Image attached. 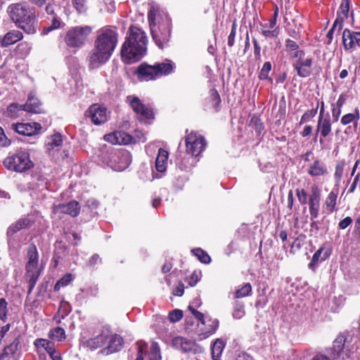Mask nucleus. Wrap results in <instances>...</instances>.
<instances>
[{
	"label": "nucleus",
	"instance_id": "23",
	"mask_svg": "<svg viewBox=\"0 0 360 360\" xmlns=\"http://www.w3.org/2000/svg\"><path fill=\"white\" fill-rule=\"evenodd\" d=\"M32 224L33 221L28 217H22L10 225L7 230V236L8 237L12 236L23 229L30 228Z\"/></svg>",
	"mask_w": 360,
	"mask_h": 360
},
{
	"label": "nucleus",
	"instance_id": "28",
	"mask_svg": "<svg viewBox=\"0 0 360 360\" xmlns=\"http://www.w3.org/2000/svg\"><path fill=\"white\" fill-rule=\"evenodd\" d=\"M312 58H307L304 63L293 66L294 69L297 71L298 76L300 77H307L311 73Z\"/></svg>",
	"mask_w": 360,
	"mask_h": 360
},
{
	"label": "nucleus",
	"instance_id": "26",
	"mask_svg": "<svg viewBox=\"0 0 360 360\" xmlns=\"http://www.w3.org/2000/svg\"><path fill=\"white\" fill-rule=\"evenodd\" d=\"M168 155V152L165 149L160 148L158 150V154L155 160V169L158 172H164L166 171Z\"/></svg>",
	"mask_w": 360,
	"mask_h": 360
},
{
	"label": "nucleus",
	"instance_id": "35",
	"mask_svg": "<svg viewBox=\"0 0 360 360\" xmlns=\"http://www.w3.org/2000/svg\"><path fill=\"white\" fill-rule=\"evenodd\" d=\"M290 57L295 59V60L293 62L292 66H296L300 64L304 63V62L307 60V58H305V53L303 51L297 50L295 49L291 51Z\"/></svg>",
	"mask_w": 360,
	"mask_h": 360
},
{
	"label": "nucleus",
	"instance_id": "12",
	"mask_svg": "<svg viewBox=\"0 0 360 360\" xmlns=\"http://www.w3.org/2000/svg\"><path fill=\"white\" fill-rule=\"evenodd\" d=\"M146 53V46H122L121 57L124 63L140 60Z\"/></svg>",
	"mask_w": 360,
	"mask_h": 360
},
{
	"label": "nucleus",
	"instance_id": "43",
	"mask_svg": "<svg viewBox=\"0 0 360 360\" xmlns=\"http://www.w3.org/2000/svg\"><path fill=\"white\" fill-rule=\"evenodd\" d=\"M309 213L311 219H314L319 216V211L320 207V201L309 200Z\"/></svg>",
	"mask_w": 360,
	"mask_h": 360
},
{
	"label": "nucleus",
	"instance_id": "1",
	"mask_svg": "<svg viewBox=\"0 0 360 360\" xmlns=\"http://www.w3.org/2000/svg\"><path fill=\"white\" fill-rule=\"evenodd\" d=\"M8 12L17 27L27 34H34L37 28V20L33 8L24 3L11 4Z\"/></svg>",
	"mask_w": 360,
	"mask_h": 360
},
{
	"label": "nucleus",
	"instance_id": "57",
	"mask_svg": "<svg viewBox=\"0 0 360 360\" xmlns=\"http://www.w3.org/2000/svg\"><path fill=\"white\" fill-rule=\"evenodd\" d=\"M271 69V65L269 62H265L259 73V78L261 79H266L268 78L269 72Z\"/></svg>",
	"mask_w": 360,
	"mask_h": 360
},
{
	"label": "nucleus",
	"instance_id": "49",
	"mask_svg": "<svg viewBox=\"0 0 360 360\" xmlns=\"http://www.w3.org/2000/svg\"><path fill=\"white\" fill-rule=\"evenodd\" d=\"M8 302L5 298L0 299V320L6 322L7 320Z\"/></svg>",
	"mask_w": 360,
	"mask_h": 360
},
{
	"label": "nucleus",
	"instance_id": "39",
	"mask_svg": "<svg viewBox=\"0 0 360 360\" xmlns=\"http://www.w3.org/2000/svg\"><path fill=\"white\" fill-rule=\"evenodd\" d=\"M252 292V285H250V283H247L243 285V286L242 288H240V289H238L235 294H234V298H241V297H246V296H248L251 294Z\"/></svg>",
	"mask_w": 360,
	"mask_h": 360
},
{
	"label": "nucleus",
	"instance_id": "11",
	"mask_svg": "<svg viewBox=\"0 0 360 360\" xmlns=\"http://www.w3.org/2000/svg\"><path fill=\"white\" fill-rule=\"evenodd\" d=\"M118 34L115 27L106 25L96 32L95 45H117Z\"/></svg>",
	"mask_w": 360,
	"mask_h": 360
},
{
	"label": "nucleus",
	"instance_id": "38",
	"mask_svg": "<svg viewBox=\"0 0 360 360\" xmlns=\"http://www.w3.org/2000/svg\"><path fill=\"white\" fill-rule=\"evenodd\" d=\"M260 32L266 38L273 39L278 36L279 29L275 28L271 30L268 27L267 24H262L260 27Z\"/></svg>",
	"mask_w": 360,
	"mask_h": 360
},
{
	"label": "nucleus",
	"instance_id": "25",
	"mask_svg": "<svg viewBox=\"0 0 360 360\" xmlns=\"http://www.w3.org/2000/svg\"><path fill=\"white\" fill-rule=\"evenodd\" d=\"M343 45H360V32L345 29L342 35Z\"/></svg>",
	"mask_w": 360,
	"mask_h": 360
},
{
	"label": "nucleus",
	"instance_id": "2",
	"mask_svg": "<svg viewBox=\"0 0 360 360\" xmlns=\"http://www.w3.org/2000/svg\"><path fill=\"white\" fill-rule=\"evenodd\" d=\"M174 64L170 60L165 63H158L154 65L141 63L136 71L141 81L154 80L158 77L170 74L174 69Z\"/></svg>",
	"mask_w": 360,
	"mask_h": 360
},
{
	"label": "nucleus",
	"instance_id": "59",
	"mask_svg": "<svg viewBox=\"0 0 360 360\" xmlns=\"http://www.w3.org/2000/svg\"><path fill=\"white\" fill-rule=\"evenodd\" d=\"M296 194H297L298 200L301 204L305 205L307 202L308 195L304 189L297 188Z\"/></svg>",
	"mask_w": 360,
	"mask_h": 360
},
{
	"label": "nucleus",
	"instance_id": "21",
	"mask_svg": "<svg viewBox=\"0 0 360 360\" xmlns=\"http://www.w3.org/2000/svg\"><path fill=\"white\" fill-rule=\"evenodd\" d=\"M27 257L29 260L25 266L27 274L37 272L36 269L39 261V254L37 247L34 243L30 244L27 249Z\"/></svg>",
	"mask_w": 360,
	"mask_h": 360
},
{
	"label": "nucleus",
	"instance_id": "32",
	"mask_svg": "<svg viewBox=\"0 0 360 360\" xmlns=\"http://www.w3.org/2000/svg\"><path fill=\"white\" fill-rule=\"evenodd\" d=\"M63 143L62 136L60 134L57 133L51 136L48 138L46 143V150L50 152L55 148H58L61 146Z\"/></svg>",
	"mask_w": 360,
	"mask_h": 360
},
{
	"label": "nucleus",
	"instance_id": "22",
	"mask_svg": "<svg viewBox=\"0 0 360 360\" xmlns=\"http://www.w3.org/2000/svg\"><path fill=\"white\" fill-rule=\"evenodd\" d=\"M56 209L57 212L69 214L72 217L78 216L80 211L79 202L75 200H72L66 204H59Z\"/></svg>",
	"mask_w": 360,
	"mask_h": 360
},
{
	"label": "nucleus",
	"instance_id": "46",
	"mask_svg": "<svg viewBox=\"0 0 360 360\" xmlns=\"http://www.w3.org/2000/svg\"><path fill=\"white\" fill-rule=\"evenodd\" d=\"M359 119V110H356L354 113H348L342 116L341 118V123L343 125L348 124L353 121H357Z\"/></svg>",
	"mask_w": 360,
	"mask_h": 360
},
{
	"label": "nucleus",
	"instance_id": "18",
	"mask_svg": "<svg viewBox=\"0 0 360 360\" xmlns=\"http://www.w3.org/2000/svg\"><path fill=\"white\" fill-rule=\"evenodd\" d=\"M332 131V124L330 122L329 114L327 113L323 118L319 117L316 129V136L320 133L321 138L319 142L321 144L323 143V138L328 136Z\"/></svg>",
	"mask_w": 360,
	"mask_h": 360
},
{
	"label": "nucleus",
	"instance_id": "14",
	"mask_svg": "<svg viewBox=\"0 0 360 360\" xmlns=\"http://www.w3.org/2000/svg\"><path fill=\"white\" fill-rule=\"evenodd\" d=\"M11 128L19 134L32 136L40 131L41 126L38 122L32 123H13Z\"/></svg>",
	"mask_w": 360,
	"mask_h": 360
},
{
	"label": "nucleus",
	"instance_id": "44",
	"mask_svg": "<svg viewBox=\"0 0 360 360\" xmlns=\"http://www.w3.org/2000/svg\"><path fill=\"white\" fill-rule=\"evenodd\" d=\"M245 314L244 304L238 301H236L233 307V316L235 319H241Z\"/></svg>",
	"mask_w": 360,
	"mask_h": 360
},
{
	"label": "nucleus",
	"instance_id": "42",
	"mask_svg": "<svg viewBox=\"0 0 360 360\" xmlns=\"http://www.w3.org/2000/svg\"><path fill=\"white\" fill-rule=\"evenodd\" d=\"M319 106V103L318 102L316 108L307 110L301 117L300 125L309 122L311 119L314 117L317 113Z\"/></svg>",
	"mask_w": 360,
	"mask_h": 360
},
{
	"label": "nucleus",
	"instance_id": "64",
	"mask_svg": "<svg viewBox=\"0 0 360 360\" xmlns=\"http://www.w3.org/2000/svg\"><path fill=\"white\" fill-rule=\"evenodd\" d=\"M235 360H254L253 358L246 352L239 353Z\"/></svg>",
	"mask_w": 360,
	"mask_h": 360
},
{
	"label": "nucleus",
	"instance_id": "52",
	"mask_svg": "<svg viewBox=\"0 0 360 360\" xmlns=\"http://www.w3.org/2000/svg\"><path fill=\"white\" fill-rule=\"evenodd\" d=\"M152 35H153V39L155 40V42L156 44V45H158V46H160V45H163L164 44H166L169 41V32L170 30H167V34H162V36L161 37H157L154 33H153V31L152 30Z\"/></svg>",
	"mask_w": 360,
	"mask_h": 360
},
{
	"label": "nucleus",
	"instance_id": "15",
	"mask_svg": "<svg viewBox=\"0 0 360 360\" xmlns=\"http://www.w3.org/2000/svg\"><path fill=\"white\" fill-rule=\"evenodd\" d=\"M86 116L90 117L95 124H103L107 121L106 108L98 104H93L86 112Z\"/></svg>",
	"mask_w": 360,
	"mask_h": 360
},
{
	"label": "nucleus",
	"instance_id": "48",
	"mask_svg": "<svg viewBox=\"0 0 360 360\" xmlns=\"http://www.w3.org/2000/svg\"><path fill=\"white\" fill-rule=\"evenodd\" d=\"M22 110H24L23 105L17 103H13L7 108V112L11 117L17 116V112Z\"/></svg>",
	"mask_w": 360,
	"mask_h": 360
},
{
	"label": "nucleus",
	"instance_id": "17",
	"mask_svg": "<svg viewBox=\"0 0 360 360\" xmlns=\"http://www.w3.org/2000/svg\"><path fill=\"white\" fill-rule=\"evenodd\" d=\"M108 340V346L101 350L103 354L108 355L119 352L123 347V339L117 334H111L110 333Z\"/></svg>",
	"mask_w": 360,
	"mask_h": 360
},
{
	"label": "nucleus",
	"instance_id": "36",
	"mask_svg": "<svg viewBox=\"0 0 360 360\" xmlns=\"http://www.w3.org/2000/svg\"><path fill=\"white\" fill-rule=\"evenodd\" d=\"M20 343V336H18L13 340V341L10 345L4 347L6 350L12 356V359L14 360L18 359V356H17V352Z\"/></svg>",
	"mask_w": 360,
	"mask_h": 360
},
{
	"label": "nucleus",
	"instance_id": "61",
	"mask_svg": "<svg viewBox=\"0 0 360 360\" xmlns=\"http://www.w3.org/2000/svg\"><path fill=\"white\" fill-rule=\"evenodd\" d=\"M11 141L7 139L4 129L0 127V146L5 147L9 146Z\"/></svg>",
	"mask_w": 360,
	"mask_h": 360
},
{
	"label": "nucleus",
	"instance_id": "51",
	"mask_svg": "<svg viewBox=\"0 0 360 360\" xmlns=\"http://www.w3.org/2000/svg\"><path fill=\"white\" fill-rule=\"evenodd\" d=\"M30 276V279L28 281V290H27V294L30 295L31 294L33 288H34L35 286V284L38 280V278H39V272H31L30 274H27Z\"/></svg>",
	"mask_w": 360,
	"mask_h": 360
},
{
	"label": "nucleus",
	"instance_id": "63",
	"mask_svg": "<svg viewBox=\"0 0 360 360\" xmlns=\"http://www.w3.org/2000/svg\"><path fill=\"white\" fill-rule=\"evenodd\" d=\"M352 223V219L347 217L339 222L338 226L340 229H345Z\"/></svg>",
	"mask_w": 360,
	"mask_h": 360
},
{
	"label": "nucleus",
	"instance_id": "41",
	"mask_svg": "<svg viewBox=\"0 0 360 360\" xmlns=\"http://www.w3.org/2000/svg\"><path fill=\"white\" fill-rule=\"evenodd\" d=\"M193 253L198 258V259L204 263L209 264L211 262V258L209 255L200 248H195L192 250Z\"/></svg>",
	"mask_w": 360,
	"mask_h": 360
},
{
	"label": "nucleus",
	"instance_id": "54",
	"mask_svg": "<svg viewBox=\"0 0 360 360\" xmlns=\"http://www.w3.org/2000/svg\"><path fill=\"white\" fill-rule=\"evenodd\" d=\"M183 317V311L180 309H174L169 314V319L172 323H176Z\"/></svg>",
	"mask_w": 360,
	"mask_h": 360
},
{
	"label": "nucleus",
	"instance_id": "30",
	"mask_svg": "<svg viewBox=\"0 0 360 360\" xmlns=\"http://www.w3.org/2000/svg\"><path fill=\"white\" fill-rule=\"evenodd\" d=\"M324 249L323 248H319L313 255L311 262H309L308 266L310 269L314 270L316 269V264L319 261H324L326 258H328L330 255L327 251H326L323 255L322 253Z\"/></svg>",
	"mask_w": 360,
	"mask_h": 360
},
{
	"label": "nucleus",
	"instance_id": "16",
	"mask_svg": "<svg viewBox=\"0 0 360 360\" xmlns=\"http://www.w3.org/2000/svg\"><path fill=\"white\" fill-rule=\"evenodd\" d=\"M110 333V329L109 326L103 327L98 335L86 341L85 345L91 350L101 347L108 341Z\"/></svg>",
	"mask_w": 360,
	"mask_h": 360
},
{
	"label": "nucleus",
	"instance_id": "58",
	"mask_svg": "<svg viewBox=\"0 0 360 360\" xmlns=\"http://www.w3.org/2000/svg\"><path fill=\"white\" fill-rule=\"evenodd\" d=\"M138 345V354L136 360H143V354H146L147 352V344L140 342Z\"/></svg>",
	"mask_w": 360,
	"mask_h": 360
},
{
	"label": "nucleus",
	"instance_id": "31",
	"mask_svg": "<svg viewBox=\"0 0 360 360\" xmlns=\"http://www.w3.org/2000/svg\"><path fill=\"white\" fill-rule=\"evenodd\" d=\"M34 345L37 349L38 352H39V349L43 348L49 354L55 349V345L53 342L43 338L36 339L34 342Z\"/></svg>",
	"mask_w": 360,
	"mask_h": 360
},
{
	"label": "nucleus",
	"instance_id": "33",
	"mask_svg": "<svg viewBox=\"0 0 360 360\" xmlns=\"http://www.w3.org/2000/svg\"><path fill=\"white\" fill-rule=\"evenodd\" d=\"M338 194V191H335L333 190L330 192L325 200L324 204L327 210L330 213L336 210L335 206L337 204Z\"/></svg>",
	"mask_w": 360,
	"mask_h": 360
},
{
	"label": "nucleus",
	"instance_id": "55",
	"mask_svg": "<svg viewBox=\"0 0 360 360\" xmlns=\"http://www.w3.org/2000/svg\"><path fill=\"white\" fill-rule=\"evenodd\" d=\"M210 100L213 108L216 111H217L221 103V98L219 94L215 90L212 91L210 94Z\"/></svg>",
	"mask_w": 360,
	"mask_h": 360
},
{
	"label": "nucleus",
	"instance_id": "62",
	"mask_svg": "<svg viewBox=\"0 0 360 360\" xmlns=\"http://www.w3.org/2000/svg\"><path fill=\"white\" fill-rule=\"evenodd\" d=\"M332 117L333 122H337L341 114V108L335 106V104H332Z\"/></svg>",
	"mask_w": 360,
	"mask_h": 360
},
{
	"label": "nucleus",
	"instance_id": "9",
	"mask_svg": "<svg viewBox=\"0 0 360 360\" xmlns=\"http://www.w3.org/2000/svg\"><path fill=\"white\" fill-rule=\"evenodd\" d=\"M172 345L183 353L200 354L203 348L193 340L182 336H177L172 339Z\"/></svg>",
	"mask_w": 360,
	"mask_h": 360
},
{
	"label": "nucleus",
	"instance_id": "27",
	"mask_svg": "<svg viewBox=\"0 0 360 360\" xmlns=\"http://www.w3.org/2000/svg\"><path fill=\"white\" fill-rule=\"evenodd\" d=\"M327 173L326 166L319 160H314L308 169V174L312 176H323Z\"/></svg>",
	"mask_w": 360,
	"mask_h": 360
},
{
	"label": "nucleus",
	"instance_id": "47",
	"mask_svg": "<svg viewBox=\"0 0 360 360\" xmlns=\"http://www.w3.org/2000/svg\"><path fill=\"white\" fill-rule=\"evenodd\" d=\"M72 281V275L70 274H65L60 280L57 281L54 286V290L58 291L61 287L67 286Z\"/></svg>",
	"mask_w": 360,
	"mask_h": 360
},
{
	"label": "nucleus",
	"instance_id": "45",
	"mask_svg": "<svg viewBox=\"0 0 360 360\" xmlns=\"http://www.w3.org/2000/svg\"><path fill=\"white\" fill-rule=\"evenodd\" d=\"M60 20L56 16H53L51 19V25L43 28L41 34L46 35L51 31L59 28L60 26Z\"/></svg>",
	"mask_w": 360,
	"mask_h": 360
},
{
	"label": "nucleus",
	"instance_id": "24",
	"mask_svg": "<svg viewBox=\"0 0 360 360\" xmlns=\"http://www.w3.org/2000/svg\"><path fill=\"white\" fill-rule=\"evenodd\" d=\"M23 108L25 111L29 112L41 113L42 112L41 102L32 93L29 94L27 102L23 104Z\"/></svg>",
	"mask_w": 360,
	"mask_h": 360
},
{
	"label": "nucleus",
	"instance_id": "7",
	"mask_svg": "<svg viewBox=\"0 0 360 360\" xmlns=\"http://www.w3.org/2000/svg\"><path fill=\"white\" fill-rule=\"evenodd\" d=\"M92 32L90 26H77L68 30L65 36L68 45H82Z\"/></svg>",
	"mask_w": 360,
	"mask_h": 360
},
{
	"label": "nucleus",
	"instance_id": "37",
	"mask_svg": "<svg viewBox=\"0 0 360 360\" xmlns=\"http://www.w3.org/2000/svg\"><path fill=\"white\" fill-rule=\"evenodd\" d=\"M49 337L54 340L62 341L65 339V330L61 327H56L49 332Z\"/></svg>",
	"mask_w": 360,
	"mask_h": 360
},
{
	"label": "nucleus",
	"instance_id": "34",
	"mask_svg": "<svg viewBox=\"0 0 360 360\" xmlns=\"http://www.w3.org/2000/svg\"><path fill=\"white\" fill-rule=\"evenodd\" d=\"M224 343L221 340L217 339L212 346V356L213 360H219L221 357Z\"/></svg>",
	"mask_w": 360,
	"mask_h": 360
},
{
	"label": "nucleus",
	"instance_id": "8",
	"mask_svg": "<svg viewBox=\"0 0 360 360\" xmlns=\"http://www.w3.org/2000/svg\"><path fill=\"white\" fill-rule=\"evenodd\" d=\"M186 151L193 156L199 155L206 147L205 138L195 132L188 134L185 139Z\"/></svg>",
	"mask_w": 360,
	"mask_h": 360
},
{
	"label": "nucleus",
	"instance_id": "13",
	"mask_svg": "<svg viewBox=\"0 0 360 360\" xmlns=\"http://www.w3.org/2000/svg\"><path fill=\"white\" fill-rule=\"evenodd\" d=\"M148 43V37L146 33L140 28L131 26L129 29L126 41L122 45H146Z\"/></svg>",
	"mask_w": 360,
	"mask_h": 360
},
{
	"label": "nucleus",
	"instance_id": "6",
	"mask_svg": "<svg viewBox=\"0 0 360 360\" xmlns=\"http://www.w3.org/2000/svg\"><path fill=\"white\" fill-rule=\"evenodd\" d=\"M114 48L115 46H94L89 58L90 68H97L106 63L113 52Z\"/></svg>",
	"mask_w": 360,
	"mask_h": 360
},
{
	"label": "nucleus",
	"instance_id": "19",
	"mask_svg": "<svg viewBox=\"0 0 360 360\" xmlns=\"http://www.w3.org/2000/svg\"><path fill=\"white\" fill-rule=\"evenodd\" d=\"M351 0H342L340 8L337 12V18L335 20V27H338V32H340L344 25V21L349 15Z\"/></svg>",
	"mask_w": 360,
	"mask_h": 360
},
{
	"label": "nucleus",
	"instance_id": "53",
	"mask_svg": "<svg viewBox=\"0 0 360 360\" xmlns=\"http://www.w3.org/2000/svg\"><path fill=\"white\" fill-rule=\"evenodd\" d=\"M58 311L62 313V319H64L71 312L72 308L69 302L66 301H62L60 302Z\"/></svg>",
	"mask_w": 360,
	"mask_h": 360
},
{
	"label": "nucleus",
	"instance_id": "3",
	"mask_svg": "<svg viewBox=\"0 0 360 360\" xmlns=\"http://www.w3.org/2000/svg\"><path fill=\"white\" fill-rule=\"evenodd\" d=\"M4 165L8 169L16 172H24L34 167L28 152L22 150L5 158Z\"/></svg>",
	"mask_w": 360,
	"mask_h": 360
},
{
	"label": "nucleus",
	"instance_id": "60",
	"mask_svg": "<svg viewBox=\"0 0 360 360\" xmlns=\"http://www.w3.org/2000/svg\"><path fill=\"white\" fill-rule=\"evenodd\" d=\"M218 327H219V321L217 319L212 320L211 324L209 325V326L207 328V330L206 331L207 336L215 333V331L217 330Z\"/></svg>",
	"mask_w": 360,
	"mask_h": 360
},
{
	"label": "nucleus",
	"instance_id": "40",
	"mask_svg": "<svg viewBox=\"0 0 360 360\" xmlns=\"http://www.w3.org/2000/svg\"><path fill=\"white\" fill-rule=\"evenodd\" d=\"M148 356V360H161L160 351L157 342H153L151 344Z\"/></svg>",
	"mask_w": 360,
	"mask_h": 360
},
{
	"label": "nucleus",
	"instance_id": "20",
	"mask_svg": "<svg viewBox=\"0 0 360 360\" xmlns=\"http://www.w3.org/2000/svg\"><path fill=\"white\" fill-rule=\"evenodd\" d=\"M105 140L112 144L127 145L135 142L134 139L124 132H114L105 136Z\"/></svg>",
	"mask_w": 360,
	"mask_h": 360
},
{
	"label": "nucleus",
	"instance_id": "56",
	"mask_svg": "<svg viewBox=\"0 0 360 360\" xmlns=\"http://www.w3.org/2000/svg\"><path fill=\"white\" fill-rule=\"evenodd\" d=\"M309 200H321V191L319 187L316 185H314L311 188V194L309 195Z\"/></svg>",
	"mask_w": 360,
	"mask_h": 360
},
{
	"label": "nucleus",
	"instance_id": "29",
	"mask_svg": "<svg viewBox=\"0 0 360 360\" xmlns=\"http://www.w3.org/2000/svg\"><path fill=\"white\" fill-rule=\"evenodd\" d=\"M22 39V34L18 30H12L5 34L1 45H13Z\"/></svg>",
	"mask_w": 360,
	"mask_h": 360
},
{
	"label": "nucleus",
	"instance_id": "50",
	"mask_svg": "<svg viewBox=\"0 0 360 360\" xmlns=\"http://www.w3.org/2000/svg\"><path fill=\"white\" fill-rule=\"evenodd\" d=\"M72 4L78 13H84L87 11L86 0H72Z\"/></svg>",
	"mask_w": 360,
	"mask_h": 360
},
{
	"label": "nucleus",
	"instance_id": "4",
	"mask_svg": "<svg viewBox=\"0 0 360 360\" xmlns=\"http://www.w3.org/2000/svg\"><path fill=\"white\" fill-rule=\"evenodd\" d=\"M346 338L342 335H339L333 342V347L327 349L329 356L324 354H316L312 360H335L342 359L344 360L349 356V351L345 347Z\"/></svg>",
	"mask_w": 360,
	"mask_h": 360
},
{
	"label": "nucleus",
	"instance_id": "10",
	"mask_svg": "<svg viewBox=\"0 0 360 360\" xmlns=\"http://www.w3.org/2000/svg\"><path fill=\"white\" fill-rule=\"evenodd\" d=\"M129 104L139 120L146 121L155 118L153 109L149 105L143 103L137 96L131 97Z\"/></svg>",
	"mask_w": 360,
	"mask_h": 360
},
{
	"label": "nucleus",
	"instance_id": "5",
	"mask_svg": "<svg viewBox=\"0 0 360 360\" xmlns=\"http://www.w3.org/2000/svg\"><path fill=\"white\" fill-rule=\"evenodd\" d=\"M109 165L115 171H122L131 163L130 153L123 149L109 151Z\"/></svg>",
	"mask_w": 360,
	"mask_h": 360
}]
</instances>
